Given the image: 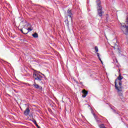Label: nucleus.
I'll use <instances>...</instances> for the list:
<instances>
[{
	"mask_svg": "<svg viewBox=\"0 0 128 128\" xmlns=\"http://www.w3.org/2000/svg\"><path fill=\"white\" fill-rule=\"evenodd\" d=\"M124 77L120 74L115 80V88L118 94L122 92V80Z\"/></svg>",
	"mask_w": 128,
	"mask_h": 128,
	"instance_id": "1",
	"label": "nucleus"
},
{
	"mask_svg": "<svg viewBox=\"0 0 128 128\" xmlns=\"http://www.w3.org/2000/svg\"><path fill=\"white\" fill-rule=\"evenodd\" d=\"M33 76L36 80H42V76L40 74V72L36 70L34 72Z\"/></svg>",
	"mask_w": 128,
	"mask_h": 128,
	"instance_id": "2",
	"label": "nucleus"
},
{
	"mask_svg": "<svg viewBox=\"0 0 128 128\" xmlns=\"http://www.w3.org/2000/svg\"><path fill=\"white\" fill-rule=\"evenodd\" d=\"M95 50L96 52V54H97L98 58L100 60L102 64V59H100V54L98 53V46H95Z\"/></svg>",
	"mask_w": 128,
	"mask_h": 128,
	"instance_id": "3",
	"label": "nucleus"
},
{
	"mask_svg": "<svg viewBox=\"0 0 128 128\" xmlns=\"http://www.w3.org/2000/svg\"><path fill=\"white\" fill-rule=\"evenodd\" d=\"M102 6H99L98 7V14L100 16H102Z\"/></svg>",
	"mask_w": 128,
	"mask_h": 128,
	"instance_id": "4",
	"label": "nucleus"
},
{
	"mask_svg": "<svg viewBox=\"0 0 128 128\" xmlns=\"http://www.w3.org/2000/svg\"><path fill=\"white\" fill-rule=\"evenodd\" d=\"M66 16H70V18H72V10H70L68 9V10Z\"/></svg>",
	"mask_w": 128,
	"mask_h": 128,
	"instance_id": "5",
	"label": "nucleus"
},
{
	"mask_svg": "<svg viewBox=\"0 0 128 128\" xmlns=\"http://www.w3.org/2000/svg\"><path fill=\"white\" fill-rule=\"evenodd\" d=\"M82 92L83 94V95L82 96V98H86V96H88V91L86 90H82Z\"/></svg>",
	"mask_w": 128,
	"mask_h": 128,
	"instance_id": "6",
	"label": "nucleus"
},
{
	"mask_svg": "<svg viewBox=\"0 0 128 128\" xmlns=\"http://www.w3.org/2000/svg\"><path fill=\"white\" fill-rule=\"evenodd\" d=\"M21 24H22L24 27L26 26H28V22L26 20H23L21 22Z\"/></svg>",
	"mask_w": 128,
	"mask_h": 128,
	"instance_id": "7",
	"label": "nucleus"
},
{
	"mask_svg": "<svg viewBox=\"0 0 128 128\" xmlns=\"http://www.w3.org/2000/svg\"><path fill=\"white\" fill-rule=\"evenodd\" d=\"M30 108H27L26 110L24 112V114L25 116H28V114H30Z\"/></svg>",
	"mask_w": 128,
	"mask_h": 128,
	"instance_id": "8",
	"label": "nucleus"
},
{
	"mask_svg": "<svg viewBox=\"0 0 128 128\" xmlns=\"http://www.w3.org/2000/svg\"><path fill=\"white\" fill-rule=\"evenodd\" d=\"M24 30H28V32H28H28H32V28H29L28 29L24 28Z\"/></svg>",
	"mask_w": 128,
	"mask_h": 128,
	"instance_id": "9",
	"label": "nucleus"
},
{
	"mask_svg": "<svg viewBox=\"0 0 128 128\" xmlns=\"http://www.w3.org/2000/svg\"><path fill=\"white\" fill-rule=\"evenodd\" d=\"M33 86L36 88H40V86H38V84H36V82H34V84H33Z\"/></svg>",
	"mask_w": 128,
	"mask_h": 128,
	"instance_id": "10",
	"label": "nucleus"
},
{
	"mask_svg": "<svg viewBox=\"0 0 128 128\" xmlns=\"http://www.w3.org/2000/svg\"><path fill=\"white\" fill-rule=\"evenodd\" d=\"M96 2L98 6V8H100V0H97Z\"/></svg>",
	"mask_w": 128,
	"mask_h": 128,
	"instance_id": "11",
	"label": "nucleus"
},
{
	"mask_svg": "<svg viewBox=\"0 0 128 128\" xmlns=\"http://www.w3.org/2000/svg\"><path fill=\"white\" fill-rule=\"evenodd\" d=\"M32 36L34 38H38V35L37 33H34V34H32Z\"/></svg>",
	"mask_w": 128,
	"mask_h": 128,
	"instance_id": "12",
	"label": "nucleus"
},
{
	"mask_svg": "<svg viewBox=\"0 0 128 128\" xmlns=\"http://www.w3.org/2000/svg\"><path fill=\"white\" fill-rule=\"evenodd\" d=\"M100 128H106V126H104V124H102L99 126Z\"/></svg>",
	"mask_w": 128,
	"mask_h": 128,
	"instance_id": "13",
	"label": "nucleus"
},
{
	"mask_svg": "<svg viewBox=\"0 0 128 128\" xmlns=\"http://www.w3.org/2000/svg\"><path fill=\"white\" fill-rule=\"evenodd\" d=\"M20 32H22L23 34H28V32H24L22 31V29H21L20 30Z\"/></svg>",
	"mask_w": 128,
	"mask_h": 128,
	"instance_id": "14",
	"label": "nucleus"
},
{
	"mask_svg": "<svg viewBox=\"0 0 128 128\" xmlns=\"http://www.w3.org/2000/svg\"><path fill=\"white\" fill-rule=\"evenodd\" d=\"M34 122L36 124V126H38V125L36 124V120L34 121Z\"/></svg>",
	"mask_w": 128,
	"mask_h": 128,
	"instance_id": "15",
	"label": "nucleus"
}]
</instances>
